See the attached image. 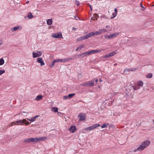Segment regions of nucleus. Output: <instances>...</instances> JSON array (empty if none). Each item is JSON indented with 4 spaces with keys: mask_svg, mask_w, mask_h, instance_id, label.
<instances>
[{
    "mask_svg": "<svg viewBox=\"0 0 154 154\" xmlns=\"http://www.w3.org/2000/svg\"><path fill=\"white\" fill-rule=\"evenodd\" d=\"M17 125H28L30 124V123L26 119H23L22 120H17L16 121Z\"/></svg>",
    "mask_w": 154,
    "mask_h": 154,
    "instance_id": "obj_1",
    "label": "nucleus"
},
{
    "mask_svg": "<svg viewBox=\"0 0 154 154\" xmlns=\"http://www.w3.org/2000/svg\"><path fill=\"white\" fill-rule=\"evenodd\" d=\"M119 33L115 32L113 33L109 34V35H105L104 37L106 39L109 40L116 38L119 35Z\"/></svg>",
    "mask_w": 154,
    "mask_h": 154,
    "instance_id": "obj_2",
    "label": "nucleus"
},
{
    "mask_svg": "<svg viewBox=\"0 0 154 154\" xmlns=\"http://www.w3.org/2000/svg\"><path fill=\"white\" fill-rule=\"evenodd\" d=\"M46 139V137H41L31 138V142H39L43 141Z\"/></svg>",
    "mask_w": 154,
    "mask_h": 154,
    "instance_id": "obj_3",
    "label": "nucleus"
},
{
    "mask_svg": "<svg viewBox=\"0 0 154 154\" xmlns=\"http://www.w3.org/2000/svg\"><path fill=\"white\" fill-rule=\"evenodd\" d=\"M72 59L71 57H66L64 59H56L55 60L57 63L63 62L64 63Z\"/></svg>",
    "mask_w": 154,
    "mask_h": 154,
    "instance_id": "obj_4",
    "label": "nucleus"
},
{
    "mask_svg": "<svg viewBox=\"0 0 154 154\" xmlns=\"http://www.w3.org/2000/svg\"><path fill=\"white\" fill-rule=\"evenodd\" d=\"M42 55V53L40 51H37L35 52H33L32 53V57L35 58L40 57Z\"/></svg>",
    "mask_w": 154,
    "mask_h": 154,
    "instance_id": "obj_5",
    "label": "nucleus"
},
{
    "mask_svg": "<svg viewBox=\"0 0 154 154\" xmlns=\"http://www.w3.org/2000/svg\"><path fill=\"white\" fill-rule=\"evenodd\" d=\"M52 36L55 38H59L61 37L62 38L63 37L62 36V34L61 32L59 33H54L52 34L51 35Z\"/></svg>",
    "mask_w": 154,
    "mask_h": 154,
    "instance_id": "obj_6",
    "label": "nucleus"
},
{
    "mask_svg": "<svg viewBox=\"0 0 154 154\" xmlns=\"http://www.w3.org/2000/svg\"><path fill=\"white\" fill-rule=\"evenodd\" d=\"M145 149H146L143 146L142 143H141L139 147L137 149L134 150V152L137 151L141 152Z\"/></svg>",
    "mask_w": 154,
    "mask_h": 154,
    "instance_id": "obj_7",
    "label": "nucleus"
},
{
    "mask_svg": "<svg viewBox=\"0 0 154 154\" xmlns=\"http://www.w3.org/2000/svg\"><path fill=\"white\" fill-rule=\"evenodd\" d=\"M143 146H144V147L146 148L148 146H149L151 142L150 140H145L142 143Z\"/></svg>",
    "mask_w": 154,
    "mask_h": 154,
    "instance_id": "obj_8",
    "label": "nucleus"
},
{
    "mask_svg": "<svg viewBox=\"0 0 154 154\" xmlns=\"http://www.w3.org/2000/svg\"><path fill=\"white\" fill-rule=\"evenodd\" d=\"M104 49L102 48L100 49L93 50L90 51L91 55L92 54H95L97 53H100L101 51H104Z\"/></svg>",
    "mask_w": 154,
    "mask_h": 154,
    "instance_id": "obj_9",
    "label": "nucleus"
},
{
    "mask_svg": "<svg viewBox=\"0 0 154 154\" xmlns=\"http://www.w3.org/2000/svg\"><path fill=\"white\" fill-rule=\"evenodd\" d=\"M36 61L40 64L41 66H42L45 65V63L43 60L42 57L38 58L36 60Z\"/></svg>",
    "mask_w": 154,
    "mask_h": 154,
    "instance_id": "obj_10",
    "label": "nucleus"
},
{
    "mask_svg": "<svg viewBox=\"0 0 154 154\" xmlns=\"http://www.w3.org/2000/svg\"><path fill=\"white\" fill-rule=\"evenodd\" d=\"M22 28V26H20L12 28L11 29V30L12 32H14L17 30H20Z\"/></svg>",
    "mask_w": 154,
    "mask_h": 154,
    "instance_id": "obj_11",
    "label": "nucleus"
},
{
    "mask_svg": "<svg viewBox=\"0 0 154 154\" xmlns=\"http://www.w3.org/2000/svg\"><path fill=\"white\" fill-rule=\"evenodd\" d=\"M69 130L70 132L73 133L76 131V128L75 126H72L69 128Z\"/></svg>",
    "mask_w": 154,
    "mask_h": 154,
    "instance_id": "obj_12",
    "label": "nucleus"
},
{
    "mask_svg": "<svg viewBox=\"0 0 154 154\" xmlns=\"http://www.w3.org/2000/svg\"><path fill=\"white\" fill-rule=\"evenodd\" d=\"M90 51H87L79 55V56H81L82 57H85L88 56L90 55Z\"/></svg>",
    "mask_w": 154,
    "mask_h": 154,
    "instance_id": "obj_13",
    "label": "nucleus"
},
{
    "mask_svg": "<svg viewBox=\"0 0 154 154\" xmlns=\"http://www.w3.org/2000/svg\"><path fill=\"white\" fill-rule=\"evenodd\" d=\"M39 115H36L35 116L32 117L30 119H29L28 118H27V120H28L29 121L31 122H35V121L36 118L39 117Z\"/></svg>",
    "mask_w": 154,
    "mask_h": 154,
    "instance_id": "obj_14",
    "label": "nucleus"
},
{
    "mask_svg": "<svg viewBox=\"0 0 154 154\" xmlns=\"http://www.w3.org/2000/svg\"><path fill=\"white\" fill-rule=\"evenodd\" d=\"M94 85V84L93 82L92 81H89L86 83H84L83 85L84 86L88 85L89 86H93Z\"/></svg>",
    "mask_w": 154,
    "mask_h": 154,
    "instance_id": "obj_15",
    "label": "nucleus"
},
{
    "mask_svg": "<svg viewBox=\"0 0 154 154\" xmlns=\"http://www.w3.org/2000/svg\"><path fill=\"white\" fill-rule=\"evenodd\" d=\"M79 116L80 117V119L81 121H83L85 120V115L84 114H80L79 115Z\"/></svg>",
    "mask_w": 154,
    "mask_h": 154,
    "instance_id": "obj_16",
    "label": "nucleus"
},
{
    "mask_svg": "<svg viewBox=\"0 0 154 154\" xmlns=\"http://www.w3.org/2000/svg\"><path fill=\"white\" fill-rule=\"evenodd\" d=\"M114 11H115V12L112 13V17L111 18V19H113L114 18H115L116 17V16L117 14V12L118 10L116 8H115L114 9Z\"/></svg>",
    "mask_w": 154,
    "mask_h": 154,
    "instance_id": "obj_17",
    "label": "nucleus"
},
{
    "mask_svg": "<svg viewBox=\"0 0 154 154\" xmlns=\"http://www.w3.org/2000/svg\"><path fill=\"white\" fill-rule=\"evenodd\" d=\"M98 16L97 14H94L93 16L91 17V20L94 21L97 20Z\"/></svg>",
    "mask_w": 154,
    "mask_h": 154,
    "instance_id": "obj_18",
    "label": "nucleus"
},
{
    "mask_svg": "<svg viewBox=\"0 0 154 154\" xmlns=\"http://www.w3.org/2000/svg\"><path fill=\"white\" fill-rule=\"evenodd\" d=\"M94 36V32H91L89 33H88L86 35V37L87 38H88L90 37H91L92 36Z\"/></svg>",
    "mask_w": 154,
    "mask_h": 154,
    "instance_id": "obj_19",
    "label": "nucleus"
},
{
    "mask_svg": "<svg viewBox=\"0 0 154 154\" xmlns=\"http://www.w3.org/2000/svg\"><path fill=\"white\" fill-rule=\"evenodd\" d=\"M87 38L86 37V35L85 36H82L80 37L77 39V41H80L81 40H82L85 39H87Z\"/></svg>",
    "mask_w": 154,
    "mask_h": 154,
    "instance_id": "obj_20",
    "label": "nucleus"
},
{
    "mask_svg": "<svg viewBox=\"0 0 154 154\" xmlns=\"http://www.w3.org/2000/svg\"><path fill=\"white\" fill-rule=\"evenodd\" d=\"M23 142L26 143H29L31 142V138L25 139L23 140Z\"/></svg>",
    "mask_w": 154,
    "mask_h": 154,
    "instance_id": "obj_21",
    "label": "nucleus"
},
{
    "mask_svg": "<svg viewBox=\"0 0 154 154\" xmlns=\"http://www.w3.org/2000/svg\"><path fill=\"white\" fill-rule=\"evenodd\" d=\"M42 95H38L35 98V100L36 101L42 99Z\"/></svg>",
    "mask_w": 154,
    "mask_h": 154,
    "instance_id": "obj_22",
    "label": "nucleus"
},
{
    "mask_svg": "<svg viewBox=\"0 0 154 154\" xmlns=\"http://www.w3.org/2000/svg\"><path fill=\"white\" fill-rule=\"evenodd\" d=\"M47 23L48 25H51L52 24V20L51 19H48L47 21Z\"/></svg>",
    "mask_w": 154,
    "mask_h": 154,
    "instance_id": "obj_23",
    "label": "nucleus"
},
{
    "mask_svg": "<svg viewBox=\"0 0 154 154\" xmlns=\"http://www.w3.org/2000/svg\"><path fill=\"white\" fill-rule=\"evenodd\" d=\"M137 84L138 85V86L139 87H142L143 86V82L142 81H139L137 82Z\"/></svg>",
    "mask_w": 154,
    "mask_h": 154,
    "instance_id": "obj_24",
    "label": "nucleus"
},
{
    "mask_svg": "<svg viewBox=\"0 0 154 154\" xmlns=\"http://www.w3.org/2000/svg\"><path fill=\"white\" fill-rule=\"evenodd\" d=\"M58 108L56 107H53L51 108V110L52 111H53L55 112H58Z\"/></svg>",
    "mask_w": 154,
    "mask_h": 154,
    "instance_id": "obj_25",
    "label": "nucleus"
},
{
    "mask_svg": "<svg viewBox=\"0 0 154 154\" xmlns=\"http://www.w3.org/2000/svg\"><path fill=\"white\" fill-rule=\"evenodd\" d=\"M100 34L102 33H104L108 32V30L105 29H102L99 30Z\"/></svg>",
    "mask_w": 154,
    "mask_h": 154,
    "instance_id": "obj_26",
    "label": "nucleus"
},
{
    "mask_svg": "<svg viewBox=\"0 0 154 154\" xmlns=\"http://www.w3.org/2000/svg\"><path fill=\"white\" fill-rule=\"evenodd\" d=\"M93 129V128L92 126H91L90 127L85 128L84 129V130H91Z\"/></svg>",
    "mask_w": 154,
    "mask_h": 154,
    "instance_id": "obj_27",
    "label": "nucleus"
},
{
    "mask_svg": "<svg viewBox=\"0 0 154 154\" xmlns=\"http://www.w3.org/2000/svg\"><path fill=\"white\" fill-rule=\"evenodd\" d=\"M146 77L148 78H151L152 77V73H149L146 75Z\"/></svg>",
    "mask_w": 154,
    "mask_h": 154,
    "instance_id": "obj_28",
    "label": "nucleus"
},
{
    "mask_svg": "<svg viewBox=\"0 0 154 154\" xmlns=\"http://www.w3.org/2000/svg\"><path fill=\"white\" fill-rule=\"evenodd\" d=\"M5 63L4 60L3 58L0 59V66H1L4 64Z\"/></svg>",
    "mask_w": 154,
    "mask_h": 154,
    "instance_id": "obj_29",
    "label": "nucleus"
},
{
    "mask_svg": "<svg viewBox=\"0 0 154 154\" xmlns=\"http://www.w3.org/2000/svg\"><path fill=\"white\" fill-rule=\"evenodd\" d=\"M84 47L83 45H80L76 49V51H78L79 50H80L82 48H83Z\"/></svg>",
    "mask_w": 154,
    "mask_h": 154,
    "instance_id": "obj_30",
    "label": "nucleus"
},
{
    "mask_svg": "<svg viewBox=\"0 0 154 154\" xmlns=\"http://www.w3.org/2000/svg\"><path fill=\"white\" fill-rule=\"evenodd\" d=\"M100 126V125L99 124H96L92 125L93 129L98 127Z\"/></svg>",
    "mask_w": 154,
    "mask_h": 154,
    "instance_id": "obj_31",
    "label": "nucleus"
},
{
    "mask_svg": "<svg viewBox=\"0 0 154 154\" xmlns=\"http://www.w3.org/2000/svg\"><path fill=\"white\" fill-rule=\"evenodd\" d=\"M137 69L136 68H132L131 69H125L126 71H134L136 70Z\"/></svg>",
    "mask_w": 154,
    "mask_h": 154,
    "instance_id": "obj_32",
    "label": "nucleus"
},
{
    "mask_svg": "<svg viewBox=\"0 0 154 154\" xmlns=\"http://www.w3.org/2000/svg\"><path fill=\"white\" fill-rule=\"evenodd\" d=\"M140 88V87L138 86L137 85H136L135 86L133 87V88L134 90H136L139 89Z\"/></svg>",
    "mask_w": 154,
    "mask_h": 154,
    "instance_id": "obj_33",
    "label": "nucleus"
},
{
    "mask_svg": "<svg viewBox=\"0 0 154 154\" xmlns=\"http://www.w3.org/2000/svg\"><path fill=\"white\" fill-rule=\"evenodd\" d=\"M94 32V35H98L101 34L99 30L97 31H96Z\"/></svg>",
    "mask_w": 154,
    "mask_h": 154,
    "instance_id": "obj_34",
    "label": "nucleus"
},
{
    "mask_svg": "<svg viewBox=\"0 0 154 154\" xmlns=\"http://www.w3.org/2000/svg\"><path fill=\"white\" fill-rule=\"evenodd\" d=\"M109 125L108 123H104L101 126L102 128H104L106 127Z\"/></svg>",
    "mask_w": 154,
    "mask_h": 154,
    "instance_id": "obj_35",
    "label": "nucleus"
},
{
    "mask_svg": "<svg viewBox=\"0 0 154 154\" xmlns=\"http://www.w3.org/2000/svg\"><path fill=\"white\" fill-rule=\"evenodd\" d=\"M27 17L29 19H31L33 17V16L31 13H29L28 14Z\"/></svg>",
    "mask_w": 154,
    "mask_h": 154,
    "instance_id": "obj_36",
    "label": "nucleus"
},
{
    "mask_svg": "<svg viewBox=\"0 0 154 154\" xmlns=\"http://www.w3.org/2000/svg\"><path fill=\"white\" fill-rule=\"evenodd\" d=\"M116 54V53L115 51H113L112 52L110 53L109 54V55L110 57H112Z\"/></svg>",
    "mask_w": 154,
    "mask_h": 154,
    "instance_id": "obj_37",
    "label": "nucleus"
},
{
    "mask_svg": "<svg viewBox=\"0 0 154 154\" xmlns=\"http://www.w3.org/2000/svg\"><path fill=\"white\" fill-rule=\"evenodd\" d=\"M13 123H14V125H17V123H16V122H13L9 124V125H8V127H9L13 125Z\"/></svg>",
    "mask_w": 154,
    "mask_h": 154,
    "instance_id": "obj_38",
    "label": "nucleus"
},
{
    "mask_svg": "<svg viewBox=\"0 0 154 154\" xmlns=\"http://www.w3.org/2000/svg\"><path fill=\"white\" fill-rule=\"evenodd\" d=\"M57 63V62H56V61L55 60H54L53 61V63H52V65L50 66V67L51 68H52L53 66H54L55 63Z\"/></svg>",
    "mask_w": 154,
    "mask_h": 154,
    "instance_id": "obj_39",
    "label": "nucleus"
},
{
    "mask_svg": "<svg viewBox=\"0 0 154 154\" xmlns=\"http://www.w3.org/2000/svg\"><path fill=\"white\" fill-rule=\"evenodd\" d=\"M75 95L74 94H69L68 95V98L69 99L71 98L72 96Z\"/></svg>",
    "mask_w": 154,
    "mask_h": 154,
    "instance_id": "obj_40",
    "label": "nucleus"
},
{
    "mask_svg": "<svg viewBox=\"0 0 154 154\" xmlns=\"http://www.w3.org/2000/svg\"><path fill=\"white\" fill-rule=\"evenodd\" d=\"M106 27L109 29H107V30H108V31H111V28H110V26H106Z\"/></svg>",
    "mask_w": 154,
    "mask_h": 154,
    "instance_id": "obj_41",
    "label": "nucleus"
},
{
    "mask_svg": "<svg viewBox=\"0 0 154 154\" xmlns=\"http://www.w3.org/2000/svg\"><path fill=\"white\" fill-rule=\"evenodd\" d=\"M68 97L67 96H64L63 97V99L64 100H67L68 98Z\"/></svg>",
    "mask_w": 154,
    "mask_h": 154,
    "instance_id": "obj_42",
    "label": "nucleus"
},
{
    "mask_svg": "<svg viewBox=\"0 0 154 154\" xmlns=\"http://www.w3.org/2000/svg\"><path fill=\"white\" fill-rule=\"evenodd\" d=\"M5 72V70H0V75H2Z\"/></svg>",
    "mask_w": 154,
    "mask_h": 154,
    "instance_id": "obj_43",
    "label": "nucleus"
},
{
    "mask_svg": "<svg viewBox=\"0 0 154 154\" xmlns=\"http://www.w3.org/2000/svg\"><path fill=\"white\" fill-rule=\"evenodd\" d=\"M75 4L77 6H79V5L80 3L79 1L77 0H76L75 2Z\"/></svg>",
    "mask_w": 154,
    "mask_h": 154,
    "instance_id": "obj_44",
    "label": "nucleus"
},
{
    "mask_svg": "<svg viewBox=\"0 0 154 154\" xmlns=\"http://www.w3.org/2000/svg\"><path fill=\"white\" fill-rule=\"evenodd\" d=\"M109 57V54H107L105 55L104 56H103V58H108V57Z\"/></svg>",
    "mask_w": 154,
    "mask_h": 154,
    "instance_id": "obj_45",
    "label": "nucleus"
},
{
    "mask_svg": "<svg viewBox=\"0 0 154 154\" xmlns=\"http://www.w3.org/2000/svg\"><path fill=\"white\" fill-rule=\"evenodd\" d=\"M140 6L143 8V9H141L142 11H143L145 9V8L142 5V4H141Z\"/></svg>",
    "mask_w": 154,
    "mask_h": 154,
    "instance_id": "obj_46",
    "label": "nucleus"
},
{
    "mask_svg": "<svg viewBox=\"0 0 154 154\" xmlns=\"http://www.w3.org/2000/svg\"><path fill=\"white\" fill-rule=\"evenodd\" d=\"M3 43V41L2 40H0V46L2 45Z\"/></svg>",
    "mask_w": 154,
    "mask_h": 154,
    "instance_id": "obj_47",
    "label": "nucleus"
},
{
    "mask_svg": "<svg viewBox=\"0 0 154 154\" xmlns=\"http://www.w3.org/2000/svg\"><path fill=\"white\" fill-rule=\"evenodd\" d=\"M23 113H26L27 114H28V113L27 112H24V111L21 112H20V113L22 115H23V114H22Z\"/></svg>",
    "mask_w": 154,
    "mask_h": 154,
    "instance_id": "obj_48",
    "label": "nucleus"
},
{
    "mask_svg": "<svg viewBox=\"0 0 154 154\" xmlns=\"http://www.w3.org/2000/svg\"><path fill=\"white\" fill-rule=\"evenodd\" d=\"M72 29L74 30H76V28L75 27H73Z\"/></svg>",
    "mask_w": 154,
    "mask_h": 154,
    "instance_id": "obj_49",
    "label": "nucleus"
},
{
    "mask_svg": "<svg viewBox=\"0 0 154 154\" xmlns=\"http://www.w3.org/2000/svg\"><path fill=\"white\" fill-rule=\"evenodd\" d=\"M95 82H97L98 81V80L97 79H95Z\"/></svg>",
    "mask_w": 154,
    "mask_h": 154,
    "instance_id": "obj_50",
    "label": "nucleus"
},
{
    "mask_svg": "<svg viewBox=\"0 0 154 154\" xmlns=\"http://www.w3.org/2000/svg\"><path fill=\"white\" fill-rule=\"evenodd\" d=\"M29 1H27L26 2V3L27 4H28L29 3Z\"/></svg>",
    "mask_w": 154,
    "mask_h": 154,
    "instance_id": "obj_51",
    "label": "nucleus"
},
{
    "mask_svg": "<svg viewBox=\"0 0 154 154\" xmlns=\"http://www.w3.org/2000/svg\"><path fill=\"white\" fill-rule=\"evenodd\" d=\"M90 6V8H91V11H92V8H91V6Z\"/></svg>",
    "mask_w": 154,
    "mask_h": 154,
    "instance_id": "obj_52",
    "label": "nucleus"
},
{
    "mask_svg": "<svg viewBox=\"0 0 154 154\" xmlns=\"http://www.w3.org/2000/svg\"><path fill=\"white\" fill-rule=\"evenodd\" d=\"M99 81H100V82H102V80L101 79H100Z\"/></svg>",
    "mask_w": 154,
    "mask_h": 154,
    "instance_id": "obj_53",
    "label": "nucleus"
},
{
    "mask_svg": "<svg viewBox=\"0 0 154 154\" xmlns=\"http://www.w3.org/2000/svg\"><path fill=\"white\" fill-rule=\"evenodd\" d=\"M153 122L154 123V119H153Z\"/></svg>",
    "mask_w": 154,
    "mask_h": 154,
    "instance_id": "obj_54",
    "label": "nucleus"
},
{
    "mask_svg": "<svg viewBox=\"0 0 154 154\" xmlns=\"http://www.w3.org/2000/svg\"><path fill=\"white\" fill-rule=\"evenodd\" d=\"M60 113V112H58V114H59V113Z\"/></svg>",
    "mask_w": 154,
    "mask_h": 154,
    "instance_id": "obj_55",
    "label": "nucleus"
},
{
    "mask_svg": "<svg viewBox=\"0 0 154 154\" xmlns=\"http://www.w3.org/2000/svg\"><path fill=\"white\" fill-rule=\"evenodd\" d=\"M116 64H114V65H116Z\"/></svg>",
    "mask_w": 154,
    "mask_h": 154,
    "instance_id": "obj_56",
    "label": "nucleus"
}]
</instances>
